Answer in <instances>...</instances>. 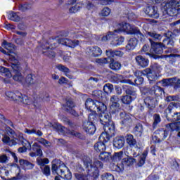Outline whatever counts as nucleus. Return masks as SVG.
Here are the masks:
<instances>
[{"instance_id":"nucleus-55","label":"nucleus","mask_w":180,"mask_h":180,"mask_svg":"<svg viewBox=\"0 0 180 180\" xmlns=\"http://www.w3.org/2000/svg\"><path fill=\"white\" fill-rule=\"evenodd\" d=\"M103 91L105 94H112L113 91V85L111 84H105L103 86Z\"/></svg>"},{"instance_id":"nucleus-35","label":"nucleus","mask_w":180,"mask_h":180,"mask_svg":"<svg viewBox=\"0 0 180 180\" xmlns=\"http://www.w3.org/2000/svg\"><path fill=\"white\" fill-rule=\"evenodd\" d=\"M24 133H25L26 134H29V135H32V134H36L37 136H38V137H41V136H43V132H41V131L40 130H37L34 128L30 129L27 128H25L24 129Z\"/></svg>"},{"instance_id":"nucleus-12","label":"nucleus","mask_w":180,"mask_h":180,"mask_svg":"<svg viewBox=\"0 0 180 180\" xmlns=\"http://www.w3.org/2000/svg\"><path fill=\"white\" fill-rule=\"evenodd\" d=\"M58 42L60 44H63V46H67L68 47H71L72 49L77 47V46L79 44V41L78 40L72 41L68 38L59 39H58Z\"/></svg>"},{"instance_id":"nucleus-2","label":"nucleus","mask_w":180,"mask_h":180,"mask_svg":"<svg viewBox=\"0 0 180 180\" xmlns=\"http://www.w3.org/2000/svg\"><path fill=\"white\" fill-rule=\"evenodd\" d=\"M160 70L161 66L155 64L153 69L146 68L142 71L138 70L135 72L134 74L137 78L135 79L136 84H138L139 85L143 84V81H144L143 77H147L148 79L150 81V84H153L154 81L158 79V72H160Z\"/></svg>"},{"instance_id":"nucleus-15","label":"nucleus","mask_w":180,"mask_h":180,"mask_svg":"<svg viewBox=\"0 0 180 180\" xmlns=\"http://www.w3.org/2000/svg\"><path fill=\"white\" fill-rule=\"evenodd\" d=\"M167 137H168V131L161 130L159 131L156 135L153 136V140L155 143H161V141H164Z\"/></svg>"},{"instance_id":"nucleus-34","label":"nucleus","mask_w":180,"mask_h":180,"mask_svg":"<svg viewBox=\"0 0 180 180\" xmlns=\"http://www.w3.org/2000/svg\"><path fill=\"white\" fill-rule=\"evenodd\" d=\"M137 46V39L136 38H131L129 40L128 44L126 46V50L130 51L134 50Z\"/></svg>"},{"instance_id":"nucleus-39","label":"nucleus","mask_w":180,"mask_h":180,"mask_svg":"<svg viewBox=\"0 0 180 180\" xmlns=\"http://www.w3.org/2000/svg\"><path fill=\"white\" fill-rule=\"evenodd\" d=\"M8 19L13 20V22H20L23 19V17L20 16L15 12H11L8 14Z\"/></svg>"},{"instance_id":"nucleus-22","label":"nucleus","mask_w":180,"mask_h":180,"mask_svg":"<svg viewBox=\"0 0 180 180\" xmlns=\"http://www.w3.org/2000/svg\"><path fill=\"white\" fill-rule=\"evenodd\" d=\"M14 140H16V142L18 143L20 141L24 147H27L28 148H32V143L29 142L25 137L23 136V134L19 133L17 136V139H14Z\"/></svg>"},{"instance_id":"nucleus-62","label":"nucleus","mask_w":180,"mask_h":180,"mask_svg":"<svg viewBox=\"0 0 180 180\" xmlns=\"http://www.w3.org/2000/svg\"><path fill=\"white\" fill-rule=\"evenodd\" d=\"M154 102H155V100H154V97H147L144 100V103L146 105H148V106H153L154 105Z\"/></svg>"},{"instance_id":"nucleus-16","label":"nucleus","mask_w":180,"mask_h":180,"mask_svg":"<svg viewBox=\"0 0 180 180\" xmlns=\"http://www.w3.org/2000/svg\"><path fill=\"white\" fill-rule=\"evenodd\" d=\"M134 162H136V159L131 157H128L124 158L121 162V165H118L117 167L120 171H123V169H124V167H130L131 165H133Z\"/></svg>"},{"instance_id":"nucleus-9","label":"nucleus","mask_w":180,"mask_h":180,"mask_svg":"<svg viewBox=\"0 0 180 180\" xmlns=\"http://www.w3.org/2000/svg\"><path fill=\"white\" fill-rule=\"evenodd\" d=\"M84 163L86 168H89L90 167L94 169V171H95V176H98V175H99V171L98 169H99V168H103V163L98 160H95L93 163L91 161H84Z\"/></svg>"},{"instance_id":"nucleus-44","label":"nucleus","mask_w":180,"mask_h":180,"mask_svg":"<svg viewBox=\"0 0 180 180\" xmlns=\"http://www.w3.org/2000/svg\"><path fill=\"white\" fill-rule=\"evenodd\" d=\"M36 77H34L32 75H28L25 78V84L27 85H34L36 84Z\"/></svg>"},{"instance_id":"nucleus-33","label":"nucleus","mask_w":180,"mask_h":180,"mask_svg":"<svg viewBox=\"0 0 180 180\" xmlns=\"http://www.w3.org/2000/svg\"><path fill=\"white\" fill-rule=\"evenodd\" d=\"M6 96L13 101H19L20 99V96H22V94L19 91L12 92L8 91L6 93Z\"/></svg>"},{"instance_id":"nucleus-47","label":"nucleus","mask_w":180,"mask_h":180,"mask_svg":"<svg viewBox=\"0 0 180 180\" xmlns=\"http://www.w3.org/2000/svg\"><path fill=\"white\" fill-rule=\"evenodd\" d=\"M96 109L98 112H101V113H104L106 111V106L103 103L96 101Z\"/></svg>"},{"instance_id":"nucleus-1","label":"nucleus","mask_w":180,"mask_h":180,"mask_svg":"<svg viewBox=\"0 0 180 180\" xmlns=\"http://www.w3.org/2000/svg\"><path fill=\"white\" fill-rule=\"evenodd\" d=\"M180 11V1H165L161 4V12L162 14L158 13V8L155 6L147 7L146 12L149 16L158 19L160 15L162 16H175Z\"/></svg>"},{"instance_id":"nucleus-11","label":"nucleus","mask_w":180,"mask_h":180,"mask_svg":"<svg viewBox=\"0 0 180 180\" xmlns=\"http://www.w3.org/2000/svg\"><path fill=\"white\" fill-rule=\"evenodd\" d=\"M11 67L15 74L13 76L14 81H17L18 82L23 84V81H25V79L23 78V75H22V73H20V66L16 64H13Z\"/></svg>"},{"instance_id":"nucleus-52","label":"nucleus","mask_w":180,"mask_h":180,"mask_svg":"<svg viewBox=\"0 0 180 180\" xmlns=\"http://www.w3.org/2000/svg\"><path fill=\"white\" fill-rule=\"evenodd\" d=\"M127 95L131 96L133 99H136L137 98V94L136 93V90L133 88H129L126 90Z\"/></svg>"},{"instance_id":"nucleus-37","label":"nucleus","mask_w":180,"mask_h":180,"mask_svg":"<svg viewBox=\"0 0 180 180\" xmlns=\"http://www.w3.org/2000/svg\"><path fill=\"white\" fill-rule=\"evenodd\" d=\"M17 139H11L9 138V136L4 135L2 141L3 143H5L6 144H8V146H10L12 147V146H16L18 144V142L16 141Z\"/></svg>"},{"instance_id":"nucleus-23","label":"nucleus","mask_w":180,"mask_h":180,"mask_svg":"<svg viewBox=\"0 0 180 180\" xmlns=\"http://www.w3.org/2000/svg\"><path fill=\"white\" fill-rule=\"evenodd\" d=\"M87 53L91 57H99V56H102V49L98 46H93L87 49Z\"/></svg>"},{"instance_id":"nucleus-17","label":"nucleus","mask_w":180,"mask_h":180,"mask_svg":"<svg viewBox=\"0 0 180 180\" xmlns=\"http://www.w3.org/2000/svg\"><path fill=\"white\" fill-rule=\"evenodd\" d=\"M120 116L122 120V124L124 126H130V124H131L132 120L130 115L127 114L124 111H122L120 113Z\"/></svg>"},{"instance_id":"nucleus-29","label":"nucleus","mask_w":180,"mask_h":180,"mask_svg":"<svg viewBox=\"0 0 180 180\" xmlns=\"http://www.w3.org/2000/svg\"><path fill=\"white\" fill-rule=\"evenodd\" d=\"M84 130L88 134H94L96 131V127L92 122H86L84 126Z\"/></svg>"},{"instance_id":"nucleus-50","label":"nucleus","mask_w":180,"mask_h":180,"mask_svg":"<svg viewBox=\"0 0 180 180\" xmlns=\"http://www.w3.org/2000/svg\"><path fill=\"white\" fill-rule=\"evenodd\" d=\"M110 8H109L108 7H105L99 13V15L102 16L103 18H108V16L110 15Z\"/></svg>"},{"instance_id":"nucleus-36","label":"nucleus","mask_w":180,"mask_h":180,"mask_svg":"<svg viewBox=\"0 0 180 180\" xmlns=\"http://www.w3.org/2000/svg\"><path fill=\"white\" fill-rule=\"evenodd\" d=\"M146 34L147 36H149V37H151V39H153L155 41H160V40L162 39V36L157 33V32L155 31L148 32H146Z\"/></svg>"},{"instance_id":"nucleus-31","label":"nucleus","mask_w":180,"mask_h":180,"mask_svg":"<svg viewBox=\"0 0 180 180\" xmlns=\"http://www.w3.org/2000/svg\"><path fill=\"white\" fill-rule=\"evenodd\" d=\"M136 61L138 64V65H140V67H147L148 65V59H146V58L141 56H138L136 57Z\"/></svg>"},{"instance_id":"nucleus-59","label":"nucleus","mask_w":180,"mask_h":180,"mask_svg":"<svg viewBox=\"0 0 180 180\" xmlns=\"http://www.w3.org/2000/svg\"><path fill=\"white\" fill-rule=\"evenodd\" d=\"M9 162V157L5 154L0 155V164H8Z\"/></svg>"},{"instance_id":"nucleus-63","label":"nucleus","mask_w":180,"mask_h":180,"mask_svg":"<svg viewBox=\"0 0 180 180\" xmlns=\"http://www.w3.org/2000/svg\"><path fill=\"white\" fill-rule=\"evenodd\" d=\"M153 127H155L158 123H161V117L158 114H155L153 115Z\"/></svg>"},{"instance_id":"nucleus-43","label":"nucleus","mask_w":180,"mask_h":180,"mask_svg":"<svg viewBox=\"0 0 180 180\" xmlns=\"http://www.w3.org/2000/svg\"><path fill=\"white\" fill-rule=\"evenodd\" d=\"M120 67H122V65L120 64V63L117 61H115L113 58L110 59V68H111V70L117 71L120 70Z\"/></svg>"},{"instance_id":"nucleus-61","label":"nucleus","mask_w":180,"mask_h":180,"mask_svg":"<svg viewBox=\"0 0 180 180\" xmlns=\"http://www.w3.org/2000/svg\"><path fill=\"white\" fill-rule=\"evenodd\" d=\"M122 158H123V151L115 153L112 158L114 161H120Z\"/></svg>"},{"instance_id":"nucleus-6","label":"nucleus","mask_w":180,"mask_h":180,"mask_svg":"<svg viewBox=\"0 0 180 180\" xmlns=\"http://www.w3.org/2000/svg\"><path fill=\"white\" fill-rule=\"evenodd\" d=\"M100 141L94 145V150L97 153H103L106 150V143L110 140V136L107 133H102L99 137Z\"/></svg>"},{"instance_id":"nucleus-64","label":"nucleus","mask_w":180,"mask_h":180,"mask_svg":"<svg viewBox=\"0 0 180 180\" xmlns=\"http://www.w3.org/2000/svg\"><path fill=\"white\" fill-rule=\"evenodd\" d=\"M102 179L103 180H115V177L112 174L110 173H105L102 175Z\"/></svg>"},{"instance_id":"nucleus-27","label":"nucleus","mask_w":180,"mask_h":180,"mask_svg":"<svg viewBox=\"0 0 180 180\" xmlns=\"http://www.w3.org/2000/svg\"><path fill=\"white\" fill-rule=\"evenodd\" d=\"M110 102H111V106H110V110L112 112L115 113L116 112V110L117 109V106L119 105V103L117 102H119V97H117V96H112L110 98Z\"/></svg>"},{"instance_id":"nucleus-57","label":"nucleus","mask_w":180,"mask_h":180,"mask_svg":"<svg viewBox=\"0 0 180 180\" xmlns=\"http://www.w3.org/2000/svg\"><path fill=\"white\" fill-rule=\"evenodd\" d=\"M172 85H174V89H178L180 87V79L176 77L172 78Z\"/></svg>"},{"instance_id":"nucleus-20","label":"nucleus","mask_w":180,"mask_h":180,"mask_svg":"<svg viewBox=\"0 0 180 180\" xmlns=\"http://www.w3.org/2000/svg\"><path fill=\"white\" fill-rule=\"evenodd\" d=\"M166 127L170 131H177V137H180V121L168 124Z\"/></svg>"},{"instance_id":"nucleus-42","label":"nucleus","mask_w":180,"mask_h":180,"mask_svg":"<svg viewBox=\"0 0 180 180\" xmlns=\"http://www.w3.org/2000/svg\"><path fill=\"white\" fill-rule=\"evenodd\" d=\"M37 162L40 167V169H41L44 168V167H46L48 164H50V160L48 158H38L37 159Z\"/></svg>"},{"instance_id":"nucleus-10","label":"nucleus","mask_w":180,"mask_h":180,"mask_svg":"<svg viewBox=\"0 0 180 180\" xmlns=\"http://www.w3.org/2000/svg\"><path fill=\"white\" fill-rule=\"evenodd\" d=\"M142 91L143 94H149L150 95L155 96V98H158V96H161V95L164 94V90L162 88L158 86H155L150 89L146 88Z\"/></svg>"},{"instance_id":"nucleus-48","label":"nucleus","mask_w":180,"mask_h":180,"mask_svg":"<svg viewBox=\"0 0 180 180\" xmlns=\"http://www.w3.org/2000/svg\"><path fill=\"white\" fill-rule=\"evenodd\" d=\"M100 160H102L103 161H108V160H110L111 155L110 153L108 152H101L99 155Z\"/></svg>"},{"instance_id":"nucleus-40","label":"nucleus","mask_w":180,"mask_h":180,"mask_svg":"<svg viewBox=\"0 0 180 180\" xmlns=\"http://www.w3.org/2000/svg\"><path fill=\"white\" fill-rule=\"evenodd\" d=\"M19 164L24 168V169H32V168H33V164L30 163V162H28L27 160L21 159L19 160Z\"/></svg>"},{"instance_id":"nucleus-38","label":"nucleus","mask_w":180,"mask_h":180,"mask_svg":"<svg viewBox=\"0 0 180 180\" xmlns=\"http://www.w3.org/2000/svg\"><path fill=\"white\" fill-rule=\"evenodd\" d=\"M1 46H2V47H4V49L7 50V51H8V53H12V51H13V50H15V45L11 42H8L6 41H4L1 44Z\"/></svg>"},{"instance_id":"nucleus-14","label":"nucleus","mask_w":180,"mask_h":180,"mask_svg":"<svg viewBox=\"0 0 180 180\" xmlns=\"http://www.w3.org/2000/svg\"><path fill=\"white\" fill-rule=\"evenodd\" d=\"M50 101V96L47 93H42L39 95V98H34L33 105L34 108H37L40 105V102H49Z\"/></svg>"},{"instance_id":"nucleus-13","label":"nucleus","mask_w":180,"mask_h":180,"mask_svg":"<svg viewBox=\"0 0 180 180\" xmlns=\"http://www.w3.org/2000/svg\"><path fill=\"white\" fill-rule=\"evenodd\" d=\"M41 48L44 50L42 53L44 54V56H46L49 58H54V57H56V53L53 51V49H54V47L50 48L49 43L46 42L42 44Z\"/></svg>"},{"instance_id":"nucleus-49","label":"nucleus","mask_w":180,"mask_h":180,"mask_svg":"<svg viewBox=\"0 0 180 180\" xmlns=\"http://www.w3.org/2000/svg\"><path fill=\"white\" fill-rule=\"evenodd\" d=\"M0 74H4L7 78H11L12 77V74L11 73V71H9V69L3 66H0Z\"/></svg>"},{"instance_id":"nucleus-21","label":"nucleus","mask_w":180,"mask_h":180,"mask_svg":"<svg viewBox=\"0 0 180 180\" xmlns=\"http://www.w3.org/2000/svg\"><path fill=\"white\" fill-rule=\"evenodd\" d=\"M74 106H75L74 105V102L71 101H68L66 102V104L63 105V109L66 112L71 113V115H73V116H78V114H77V112H75V110H74L73 109Z\"/></svg>"},{"instance_id":"nucleus-5","label":"nucleus","mask_w":180,"mask_h":180,"mask_svg":"<svg viewBox=\"0 0 180 180\" xmlns=\"http://www.w3.org/2000/svg\"><path fill=\"white\" fill-rule=\"evenodd\" d=\"M116 33L117 32H115V31L108 32L106 35L102 37V41H108V40H110V44L112 46H115V47L122 46V44L124 43V37H120L119 38L116 36Z\"/></svg>"},{"instance_id":"nucleus-46","label":"nucleus","mask_w":180,"mask_h":180,"mask_svg":"<svg viewBox=\"0 0 180 180\" xmlns=\"http://www.w3.org/2000/svg\"><path fill=\"white\" fill-rule=\"evenodd\" d=\"M18 102H21L22 103H24V105H32L33 103V102L30 101V98L25 95L20 96Z\"/></svg>"},{"instance_id":"nucleus-19","label":"nucleus","mask_w":180,"mask_h":180,"mask_svg":"<svg viewBox=\"0 0 180 180\" xmlns=\"http://www.w3.org/2000/svg\"><path fill=\"white\" fill-rule=\"evenodd\" d=\"M68 8L70 13H77L81 9V6L76 1H69Z\"/></svg>"},{"instance_id":"nucleus-26","label":"nucleus","mask_w":180,"mask_h":180,"mask_svg":"<svg viewBox=\"0 0 180 180\" xmlns=\"http://www.w3.org/2000/svg\"><path fill=\"white\" fill-rule=\"evenodd\" d=\"M170 105H173V109H177L178 110L172 115V122H176L180 120V105L179 103H172Z\"/></svg>"},{"instance_id":"nucleus-24","label":"nucleus","mask_w":180,"mask_h":180,"mask_svg":"<svg viewBox=\"0 0 180 180\" xmlns=\"http://www.w3.org/2000/svg\"><path fill=\"white\" fill-rule=\"evenodd\" d=\"M32 150L34 152L30 153V157H36V155L41 157V155H43V150H41V147L39 143H34L32 145Z\"/></svg>"},{"instance_id":"nucleus-8","label":"nucleus","mask_w":180,"mask_h":180,"mask_svg":"<svg viewBox=\"0 0 180 180\" xmlns=\"http://www.w3.org/2000/svg\"><path fill=\"white\" fill-rule=\"evenodd\" d=\"M137 27H134L127 22H122L117 25V30H114L115 33H122L124 32L127 34H133Z\"/></svg>"},{"instance_id":"nucleus-28","label":"nucleus","mask_w":180,"mask_h":180,"mask_svg":"<svg viewBox=\"0 0 180 180\" xmlns=\"http://www.w3.org/2000/svg\"><path fill=\"white\" fill-rule=\"evenodd\" d=\"M96 102L91 98H87L85 102V106L87 110L89 112H92V110H95V108H96Z\"/></svg>"},{"instance_id":"nucleus-7","label":"nucleus","mask_w":180,"mask_h":180,"mask_svg":"<svg viewBox=\"0 0 180 180\" xmlns=\"http://www.w3.org/2000/svg\"><path fill=\"white\" fill-rule=\"evenodd\" d=\"M49 127H53L54 130L58 131V133H60L61 134H70V136H75V137H78L79 139L81 138V134L75 131H71L63 126L58 123H54L49 124Z\"/></svg>"},{"instance_id":"nucleus-3","label":"nucleus","mask_w":180,"mask_h":180,"mask_svg":"<svg viewBox=\"0 0 180 180\" xmlns=\"http://www.w3.org/2000/svg\"><path fill=\"white\" fill-rule=\"evenodd\" d=\"M151 44L150 53L155 56L156 54H162L163 49L165 46H174V39H172V32L167 33V37L163 40V44L157 43L149 39Z\"/></svg>"},{"instance_id":"nucleus-30","label":"nucleus","mask_w":180,"mask_h":180,"mask_svg":"<svg viewBox=\"0 0 180 180\" xmlns=\"http://www.w3.org/2000/svg\"><path fill=\"white\" fill-rule=\"evenodd\" d=\"M105 53L109 58H113V57H122L124 54V53L120 51H112V49L107 50Z\"/></svg>"},{"instance_id":"nucleus-18","label":"nucleus","mask_w":180,"mask_h":180,"mask_svg":"<svg viewBox=\"0 0 180 180\" xmlns=\"http://www.w3.org/2000/svg\"><path fill=\"white\" fill-rule=\"evenodd\" d=\"M99 119L103 126H106L110 123V122H112V120H110V113L108 112V111L100 113Z\"/></svg>"},{"instance_id":"nucleus-56","label":"nucleus","mask_w":180,"mask_h":180,"mask_svg":"<svg viewBox=\"0 0 180 180\" xmlns=\"http://www.w3.org/2000/svg\"><path fill=\"white\" fill-rule=\"evenodd\" d=\"M42 174L45 175L46 176H50L51 172L50 170V166L46 165L44 167L41 168Z\"/></svg>"},{"instance_id":"nucleus-25","label":"nucleus","mask_w":180,"mask_h":180,"mask_svg":"<svg viewBox=\"0 0 180 180\" xmlns=\"http://www.w3.org/2000/svg\"><path fill=\"white\" fill-rule=\"evenodd\" d=\"M124 143L125 140L124 137L123 136L115 137L113 140V146L114 147H115V148H123V147L124 146Z\"/></svg>"},{"instance_id":"nucleus-58","label":"nucleus","mask_w":180,"mask_h":180,"mask_svg":"<svg viewBox=\"0 0 180 180\" xmlns=\"http://www.w3.org/2000/svg\"><path fill=\"white\" fill-rule=\"evenodd\" d=\"M58 70H59V71H62V72H64L65 75H66V77H68V72H70V69H68V68L63 65H58L57 66Z\"/></svg>"},{"instance_id":"nucleus-51","label":"nucleus","mask_w":180,"mask_h":180,"mask_svg":"<svg viewBox=\"0 0 180 180\" xmlns=\"http://www.w3.org/2000/svg\"><path fill=\"white\" fill-rule=\"evenodd\" d=\"M91 112L89 115V122L95 123L98 120V116L95 110L91 111Z\"/></svg>"},{"instance_id":"nucleus-32","label":"nucleus","mask_w":180,"mask_h":180,"mask_svg":"<svg viewBox=\"0 0 180 180\" xmlns=\"http://www.w3.org/2000/svg\"><path fill=\"white\" fill-rule=\"evenodd\" d=\"M126 141L127 144H129V146H130L132 148H139V146H137V141H136V139H134L133 135H127Z\"/></svg>"},{"instance_id":"nucleus-54","label":"nucleus","mask_w":180,"mask_h":180,"mask_svg":"<svg viewBox=\"0 0 180 180\" xmlns=\"http://www.w3.org/2000/svg\"><path fill=\"white\" fill-rule=\"evenodd\" d=\"M36 140L37 141H38V143H40V144L44 146V147H50V146H51V143L50 141H48L47 140L43 138H38Z\"/></svg>"},{"instance_id":"nucleus-4","label":"nucleus","mask_w":180,"mask_h":180,"mask_svg":"<svg viewBox=\"0 0 180 180\" xmlns=\"http://www.w3.org/2000/svg\"><path fill=\"white\" fill-rule=\"evenodd\" d=\"M52 174H57L59 176L62 177L63 179H71L72 174L68 167L65 165L57 166L56 164L52 165L51 167Z\"/></svg>"},{"instance_id":"nucleus-53","label":"nucleus","mask_w":180,"mask_h":180,"mask_svg":"<svg viewBox=\"0 0 180 180\" xmlns=\"http://www.w3.org/2000/svg\"><path fill=\"white\" fill-rule=\"evenodd\" d=\"M147 154H148V153L147 151H144L141 156V160H139V162L138 163V165L139 167H143V165H144V163L146 162V158H147Z\"/></svg>"},{"instance_id":"nucleus-41","label":"nucleus","mask_w":180,"mask_h":180,"mask_svg":"<svg viewBox=\"0 0 180 180\" xmlns=\"http://www.w3.org/2000/svg\"><path fill=\"white\" fill-rule=\"evenodd\" d=\"M104 126L105 132L103 133H107L109 136V133H113V131H115V123H113V122L110 121L107 125Z\"/></svg>"},{"instance_id":"nucleus-45","label":"nucleus","mask_w":180,"mask_h":180,"mask_svg":"<svg viewBox=\"0 0 180 180\" xmlns=\"http://www.w3.org/2000/svg\"><path fill=\"white\" fill-rule=\"evenodd\" d=\"M133 101H134V98H133L131 96L129 95L123 96L121 98V101L124 105H130L131 102H133Z\"/></svg>"},{"instance_id":"nucleus-60","label":"nucleus","mask_w":180,"mask_h":180,"mask_svg":"<svg viewBox=\"0 0 180 180\" xmlns=\"http://www.w3.org/2000/svg\"><path fill=\"white\" fill-rule=\"evenodd\" d=\"M133 34H137L141 41H144V40L146 39V37L141 34V32H140V30L137 27L136 28Z\"/></svg>"}]
</instances>
